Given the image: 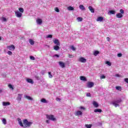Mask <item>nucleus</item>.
I'll return each mask as SVG.
<instances>
[{
  "mask_svg": "<svg viewBox=\"0 0 128 128\" xmlns=\"http://www.w3.org/2000/svg\"><path fill=\"white\" fill-rule=\"evenodd\" d=\"M120 102H122V99H118L113 101L112 104L113 106H114L116 108H117V106H120L118 104H120Z\"/></svg>",
  "mask_w": 128,
  "mask_h": 128,
  "instance_id": "obj_1",
  "label": "nucleus"
},
{
  "mask_svg": "<svg viewBox=\"0 0 128 128\" xmlns=\"http://www.w3.org/2000/svg\"><path fill=\"white\" fill-rule=\"evenodd\" d=\"M46 118H48V120H52V122L56 120V119L54 118V115H46Z\"/></svg>",
  "mask_w": 128,
  "mask_h": 128,
  "instance_id": "obj_2",
  "label": "nucleus"
},
{
  "mask_svg": "<svg viewBox=\"0 0 128 128\" xmlns=\"http://www.w3.org/2000/svg\"><path fill=\"white\" fill-rule=\"evenodd\" d=\"M24 124H26V126H30L32 124V122H28L27 120H24Z\"/></svg>",
  "mask_w": 128,
  "mask_h": 128,
  "instance_id": "obj_3",
  "label": "nucleus"
},
{
  "mask_svg": "<svg viewBox=\"0 0 128 128\" xmlns=\"http://www.w3.org/2000/svg\"><path fill=\"white\" fill-rule=\"evenodd\" d=\"M94 86V84L93 82H88L87 83V88H91Z\"/></svg>",
  "mask_w": 128,
  "mask_h": 128,
  "instance_id": "obj_4",
  "label": "nucleus"
},
{
  "mask_svg": "<svg viewBox=\"0 0 128 128\" xmlns=\"http://www.w3.org/2000/svg\"><path fill=\"white\" fill-rule=\"evenodd\" d=\"M15 15H16V18H22V14L18 11H16Z\"/></svg>",
  "mask_w": 128,
  "mask_h": 128,
  "instance_id": "obj_5",
  "label": "nucleus"
},
{
  "mask_svg": "<svg viewBox=\"0 0 128 128\" xmlns=\"http://www.w3.org/2000/svg\"><path fill=\"white\" fill-rule=\"evenodd\" d=\"M58 64L62 68H66V64H64V62L62 61L58 62Z\"/></svg>",
  "mask_w": 128,
  "mask_h": 128,
  "instance_id": "obj_6",
  "label": "nucleus"
},
{
  "mask_svg": "<svg viewBox=\"0 0 128 128\" xmlns=\"http://www.w3.org/2000/svg\"><path fill=\"white\" fill-rule=\"evenodd\" d=\"M7 48L10 50H14L16 47H14V45H11L10 46H7Z\"/></svg>",
  "mask_w": 128,
  "mask_h": 128,
  "instance_id": "obj_7",
  "label": "nucleus"
},
{
  "mask_svg": "<svg viewBox=\"0 0 128 128\" xmlns=\"http://www.w3.org/2000/svg\"><path fill=\"white\" fill-rule=\"evenodd\" d=\"M78 62H86V59L84 58V57H80L79 59H78Z\"/></svg>",
  "mask_w": 128,
  "mask_h": 128,
  "instance_id": "obj_8",
  "label": "nucleus"
},
{
  "mask_svg": "<svg viewBox=\"0 0 128 128\" xmlns=\"http://www.w3.org/2000/svg\"><path fill=\"white\" fill-rule=\"evenodd\" d=\"M53 42L54 44H56V46H60V40H58V39L54 40Z\"/></svg>",
  "mask_w": 128,
  "mask_h": 128,
  "instance_id": "obj_9",
  "label": "nucleus"
},
{
  "mask_svg": "<svg viewBox=\"0 0 128 128\" xmlns=\"http://www.w3.org/2000/svg\"><path fill=\"white\" fill-rule=\"evenodd\" d=\"M74 114L76 116H82V112L80 110H78L74 113Z\"/></svg>",
  "mask_w": 128,
  "mask_h": 128,
  "instance_id": "obj_10",
  "label": "nucleus"
},
{
  "mask_svg": "<svg viewBox=\"0 0 128 128\" xmlns=\"http://www.w3.org/2000/svg\"><path fill=\"white\" fill-rule=\"evenodd\" d=\"M22 94H18L16 100L18 102H20V100H22Z\"/></svg>",
  "mask_w": 128,
  "mask_h": 128,
  "instance_id": "obj_11",
  "label": "nucleus"
},
{
  "mask_svg": "<svg viewBox=\"0 0 128 128\" xmlns=\"http://www.w3.org/2000/svg\"><path fill=\"white\" fill-rule=\"evenodd\" d=\"M26 81L27 82H28L29 84H34V80H32V79L28 78L26 79Z\"/></svg>",
  "mask_w": 128,
  "mask_h": 128,
  "instance_id": "obj_12",
  "label": "nucleus"
},
{
  "mask_svg": "<svg viewBox=\"0 0 128 128\" xmlns=\"http://www.w3.org/2000/svg\"><path fill=\"white\" fill-rule=\"evenodd\" d=\"M122 16H122V14L121 13H118L116 14V18H122Z\"/></svg>",
  "mask_w": 128,
  "mask_h": 128,
  "instance_id": "obj_13",
  "label": "nucleus"
},
{
  "mask_svg": "<svg viewBox=\"0 0 128 128\" xmlns=\"http://www.w3.org/2000/svg\"><path fill=\"white\" fill-rule=\"evenodd\" d=\"M36 23L38 24H42V19L40 18H38L36 20Z\"/></svg>",
  "mask_w": 128,
  "mask_h": 128,
  "instance_id": "obj_14",
  "label": "nucleus"
},
{
  "mask_svg": "<svg viewBox=\"0 0 128 128\" xmlns=\"http://www.w3.org/2000/svg\"><path fill=\"white\" fill-rule=\"evenodd\" d=\"M24 98H26L27 100H33L34 99L28 96H24Z\"/></svg>",
  "mask_w": 128,
  "mask_h": 128,
  "instance_id": "obj_15",
  "label": "nucleus"
},
{
  "mask_svg": "<svg viewBox=\"0 0 128 128\" xmlns=\"http://www.w3.org/2000/svg\"><path fill=\"white\" fill-rule=\"evenodd\" d=\"M88 9L92 12V14L94 13V9L92 8V6H88Z\"/></svg>",
  "mask_w": 128,
  "mask_h": 128,
  "instance_id": "obj_16",
  "label": "nucleus"
},
{
  "mask_svg": "<svg viewBox=\"0 0 128 128\" xmlns=\"http://www.w3.org/2000/svg\"><path fill=\"white\" fill-rule=\"evenodd\" d=\"M10 102H2V106H10Z\"/></svg>",
  "mask_w": 128,
  "mask_h": 128,
  "instance_id": "obj_17",
  "label": "nucleus"
},
{
  "mask_svg": "<svg viewBox=\"0 0 128 128\" xmlns=\"http://www.w3.org/2000/svg\"><path fill=\"white\" fill-rule=\"evenodd\" d=\"M18 122L20 126L24 127V124H22V119L18 118Z\"/></svg>",
  "mask_w": 128,
  "mask_h": 128,
  "instance_id": "obj_18",
  "label": "nucleus"
},
{
  "mask_svg": "<svg viewBox=\"0 0 128 128\" xmlns=\"http://www.w3.org/2000/svg\"><path fill=\"white\" fill-rule=\"evenodd\" d=\"M54 50H56V51L60 50V46L56 45L54 46Z\"/></svg>",
  "mask_w": 128,
  "mask_h": 128,
  "instance_id": "obj_19",
  "label": "nucleus"
},
{
  "mask_svg": "<svg viewBox=\"0 0 128 128\" xmlns=\"http://www.w3.org/2000/svg\"><path fill=\"white\" fill-rule=\"evenodd\" d=\"M104 20V17L100 16L96 19V22H102Z\"/></svg>",
  "mask_w": 128,
  "mask_h": 128,
  "instance_id": "obj_20",
  "label": "nucleus"
},
{
  "mask_svg": "<svg viewBox=\"0 0 128 128\" xmlns=\"http://www.w3.org/2000/svg\"><path fill=\"white\" fill-rule=\"evenodd\" d=\"M41 102H43V104H48V102L45 98H42L40 100Z\"/></svg>",
  "mask_w": 128,
  "mask_h": 128,
  "instance_id": "obj_21",
  "label": "nucleus"
},
{
  "mask_svg": "<svg viewBox=\"0 0 128 128\" xmlns=\"http://www.w3.org/2000/svg\"><path fill=\"white\" fill-rule=\"evenodd\" d=\"M92 104L94 106L95 108H98V104L96 102L94 101L92 102Z\"/></svg>",
  "mask_w": 128,
  "mask_h": 128,
  "instance_id": "obj_22",
  "label": "nucleus"
},
{
  "mask_svg": "<svg viewBox=\"0 0 128 128\" xmlns=\"http://www.w3.org/2000/svg\"><path fill=\"white\" fill-rule=\"evenodd\" d=\"M80 80H84V82H86V78L84 76H80Z\"/></svg>",
  "mask_w": 128,
  "mask_h": 128,
  "instance_id": "obj_23",
  "label": "nucleus"
},
{
  "mask_svg": "<svg viewBox=\"0 0 128 128\" xmlns=\"http://www.w3.org/2000/svg\"><path fill=\"white\" fill-rule=\"evenodd\" d=\"M116 14V11L112 10H110L108 12V14Z\"/></svg>",
  "mask_w": 128,
  "mask_h": 128,
  "instance_id": "obj_24",
  "label": "nucleus"
},
{
  "mask_svg": "<svg viewBox=\"0 0 128 128\" xmlns=\"http://www.w3.org/2000/svg\"><path fill=\"white\" fill-rule=\"evenodd\" d=\"M29 42L32 46H34V41H33L32 39H29Z\"/></svg>",
  "mask_w": 128,
  "mask_h": 128,
  "instance_id": "obj_25",
  "label": "nucleus"
},
{
  "mask_svg": "<svg viewBox=\"0 0 128 128\" xmlns=\"http://www.w3.org/2000/svg\"><path fill=\"white\" fill-rule=\"evenodd\" d=\"M0 20H2V22H8V20H6V18H4V17H2L0 18Z\"/></svg>",
  "mask_w": 128,
  "mask_h": 128,
  "instance_id": "obj_26",
  "label": "nucleus"
},
{
  "mask_svg": "<svg viewBox=\"0 0 128 128\" xmlns=\"http://www.w3.org/2000/svg\"><path fill=\"white\" fill-rule=\"evenodd\" d=\"M79 8L80 10H86V8H84V5H80L79 6Z\"/></svg>",
  "mask_w": 128,
  "mask_h": 128,
  "instance_id": "obj_27",
  "label": "nucleus"
},
{
  "mask_svg": "<svg viewBox=\"0 0 128 128\" xmlns=\"http://www.w3.org/2000/svg\"><path fill=\"white\" fill-rule=\"evenodd\" d=\"M94 112H102V110L101 109H95Z\"/></svg>",
  "mask_w": 128,
  "mask_h": 128,
  "instance_id": "obj_28",
  "label": "nucleus"
},
{
  "mask_svg": "<svg viewBox=\"0 0 128 128\" xmlns=\"http://www.w3.org/2000/svg\"><path fill=\"white\" fill-rule=\"evenodd\" d=\"M68 10H74V7L70 6L68 8Z\"/></svg>",
  "mask_w": 128,
  "mask_h": 128,
  "instance_id": "obj_29",
  "label": "nucleus"
},
{
  "mask_svg": "<svg viewBox=\"0 0 128 128\" xmlns=\"http://www.w3.org/2000/svg\"><path fill=\"white\" fill-rule=\"evenodd\" d=\"M116 88L117 90H122V87L120 86H117L116 87Z\"/></svg>",
  "mask_w": 128,
  "mask_h": 128,
  "instance_id": "obj_30",
  "label": "nucleus"
},
{
  "mask_svg": "<svg viewBox=\"0 0 128 128\" xmlns=\"http://www.w3.org/2000/svg\"><path fill=\"white\" fill-rule=\"evenodd\" d=\"M98 54H100V52L96 50V51L94 52V56H98Z\"/></svg>",
  "mask_w": 128,
  "mask_h": 128,
  "instance_id": "obj_31",
  "label": "nucleus"
},
{
  "mask_svg": "<svg viewBox=\"0 0 128 128\" xmlns=\"http://www.w3.org/2000/svg\"><path fill=\"white\" fill-rule=\"evenodd\" d=\"M79 110H86V108L81 106L80 107H79Z\"/></svg>",
  "mask_w": 128,
  "mask_h": 128,
  "instance_id": "obj_32",
  "label": "nucleus"
},
{
  "mask_svg": "<svg viewBox=\"0 0 128 128\" xmlns=\"http://www.w3.org/2000/svg\"><path fill=\"white\" fill-rule=\"evenodd\" d=\"M2 124H6V118H3L2 120Z\"/></svg>",
  "mask_w": 128,
  "mask_h": 128,
  "instance_id": "obj_33",
  "label": "nucleus"
},
{
  "mask_svg": "<svg viewBox=\"0 0 128 128\" xmlns=\"http://www.w3.org/2000/svg\"><path fill=\"white\" fill-rule=\"evenodd\" d=\"M18 10H19V12H21V13H22L24 12V8H19Z\"/></svg>",
  "mask_w": 128,
  "mask_h": 128,
  "instance_id": "obj_34",
  "label": "nucleus"
},
{
  "mask_svg": "<svg viewBox=\"0 0 128 128\" xmlns=\"http://www.w3.org/2000/svg\"><path fill=\"white\" fill-rule=\"evenodd\" d=\"M106 64H108V66H112V63H110V61H106Z\"/></svg>",
  "mask_w": 128,
  "mask_h": 128,
  "instance_id": "obj_35",
  "label": "nucleus"
},
{
  "mask_svg": "<svg viewBox=\"0 0 128 128\" xmlns=\"http://www.w3.org/2000/svg\"><path fill=\"white\" fill-rule=\"evenodd\" d=\"M77 20L78 22H82V18L80 17L77 18Z\"/></svg>",
  "mask_w": 128,
  "mask_h": 128,
  "instance_id": "obj_36",
  "label": "nucleus"
},
{
  "mask_svg": "<svg viewBox=\"0 0 128 128\" xmlns=\"http://www.w3.org/2000/svg\"><path fill=\"white\" fill-rule=\"evenodd\" d=\"M85 126H86L87 128H92V124H86Z\"/></svg>",
  "mask_w": 128,
  "mask_h": 128,
  "instance_id": "obj_37",
  "label": "nucleus"
},
{
  "mask_svg": "<svg viewBox=\"0 0 128 128\" xmlns=\"http://www.w3.org/2000/svg\"><path fill=\"white\" fill-rule=\"evenodd\" d=\"M70 48L72 50H76V48L74 46H70Z\"/></svg>",
  "mask_w": 128,
  "mask_h": 128,
  "instance_id": "obj_38",
  "label": "nucleus"
},
{
  "mask_svg": "<svg viewBox=\"0 0 128 128\" xmlns=\"http://www.w3.org/2000/svg\"><path fill=\"white\" fill-rule=\"evenodd\" d=\"M30 59L32 60H36V58L34 56H30Z\"/></svg>",
  "mask_w": 128,
  "mask_h": 128,
  "instance_id": "obj_39",
  "label": "nucleus"
},
{
  "mask_svg": "<svg viewBox=\"0 0 128 128\" xmlns=\"http://www.w3.org/2000/svg\"><path fill=\"white\" fill-rule=\"evenodd\" d=\"M47 38H52V35L48 34L46 36Z\"/></svg>",
  "mask_w": 128,
  "mask_h": 128,
  "instance_id": "obj_40",
  "label": "nucleus"
},
{
  "mask_svg": "<svg viewBox=\"0 0 128 128\" xmlns=\"http://www.w3.org/2000/svg\"><path fill=\"white\" fill-rule=\"evenodd\" d=\"M115 76H116V78H122V75H120L118 74H115Z\"/></svg>",
  "mask_w": 128,
  "mask_h": 128,
  "instance_id": "obj_41",
  "label": "nucleus"
},
{
  "mask_svg": "<svg viewBox=\"0 0 128 128\" xmlns=\"http://www.w3.org/2000/svg\"><path fill=\"white\" fill-rule=\"evenodd\" d=\"M48 76L50 78H52V73L50 72H48Z\"/></svg>",
  "mask_w": 128,
  "mask_h": 128,
  "instance_id": "obj_42",
  "label": "nucleus"
},
{
  "mask_svg": "<svg viewBox=\"0 0 128 128\" xmlns=\"http://www.w3.org/2000/svg\"><path fill=\"white\" fill-rule=\"evenodd\" d=\"M7 53L8 56H12V52L11 51H8Z\"/></svg>",
  "mask_w": 128,
  "mask_h": 128,
  "instance_id": "obj_43",
  "label": "nucleus"
},
{
  "mask_svg": "<svg viewBox=\"0 0 128 128\" xmlns=\"http://www.w3.org/2000/svg\"><path fill=\"white\" fill-rule=\"evenodd\" d=\"M54 10L56 12H60V9L58 8H54Z\"/></svg>",
  "mask_w": 128,
  "mask_h": 128,
  "instance_id": "obj_44",
  "label": "nucleus"
},
{
  "mask_svg": "<svg viewBox=\"0 0 128 128\" xmlns=\"http://www.w3.org/2000/svg\"><path fill=\"white\" fill-rule=\"evenodd\" d=\"M117 56H118V58H121V56H122V54L119 53L117 54Z\"/></svg>",
  "mask_w": 128,
  "mask_h": 128,
  "instance_id": "obj_45",
  "label": "nucleus"
},
{
  "mask_svg": "<svg viewBox=\"0 0 128 128\" xmlns=\"http://www.w3.org/2000/svg\"><path fill=\"white\" fill-rule=\"evenodd\" d=\"M68 58H74V56L70 54H68Z\"/></svg>",
  "mask_w": 128,
  "mask_h": 128,
  "instance_id": "obj_46",
  "label": "nucleus"
},
{
  "mask_svg": "<svg viewBox=\"0 0 128 128\" xmlns=\"http://www.w3.org/2000/svg\"><path fill=\"white\" fill-rule=\"evenodd\" d=\"M105 78H106V76H104V74L100 76V80H102V79Z\"/></svg>",
  "mask_w": 128,
  "mask_h": 128,
  "instance_id": "obj_47",
  "label": "nucleus"
},
{
  "mask_svg": "<svg viewBox=\"0 0 128 128\" xmlns=\"http://www.w3.org/2000/svg\"><path fill=\"white\" fill-rule=\"evenodd\" d=\"M8 88H11L12 90H14V87H12V85L10 84H8Z\"/></svg>",
  "mask_w": 128,
  "mask_h": 128,
  "instance_id": "obj_48",
  "label": "nucleus"
},
{
  "mask_svg": "<svg viewBox=\"0 0 128 128\" xmlns=\"http://www.w3.org/2000/svg\"><path fill=\"white\" fill-rule=\"evenodd\" d=\"M120 14H124V10L122 9L120 10Z\"/></svg>",
  "mask_w": 128,
  "mask_h": 128,
  "instance_id": "obj_49",
  "label": "nucleus"
},
{
  "mask_svg": "<svg viewBox=\"0 0 128 128\" xmlns=\"http://www.w3.org/2000/svg\"><path fill=\"white\" fill-rule=\"evenodd\" d=\"M86 96L90 97V92L86 93Z\"/></svg>",
  "mask_w": 128,
  "mask_h": 128,
  "instance_id": "obj_50",
  "label": "nucleus"
},
{
  "mask_svg": "<svg viewBox=\"0 0 128 128\" xmlns=\"http://www.w3.org/2000/svg\"><path fill=\"white\" fill-rule=\"evenodd\" d=\"M124 80L126 82L127 84H128V78H126L124 79Z\"/></svg>",
  "mask_w": 128,
  "mask_h": 128,
  "instance_id": "obj_51",
  "label": "nucleus"
},
{
  "mask_svg": "<svg viewBox=\"0 0 128 128\" xmlns=\"http://www.w3.org/2000/svg\"><path fill=\"white\" fill-rule=\"evenodd\" d=\"M56 100H57V102H60V98H56Z\"/></svg>",
  "mask_w": 128,
  "mask_h": 128,
  "instance_id": "obj_52",
  "label": "nucleus"
},
{
  "mask_svg": "<svg viewBox=\"0 0 128 128\" xmlns=\"http://www.w3.org/2000/svg\"><path fill=\"white\" fill-rule=\"evenodd\" d=\"M54 56H56L57 58H60V55H58V54H55V55H54Z\"/></svg>",
  "mask_w": 128,
  "mask_h": 128,
  "instance_id": "obj_53",
  "label": "nucleus"
},
{
  "mask_svg": "<svg viewBox=\"0 0 128 128\" xmlns=\"http://www.w3.org/2000/svg\"><path fill=\"white\" fill-rule=\"evenodd\" d=\"M106 40H107L108 42H110V38L107 37V38H106Z\"/></svg>",
  "mask_w": 128,
  "mask_h": 128,
  "instance_id": "obj_54",
  "label": "nucleus"
},
{
  "mask_svg": "<svg viewBox=\"0 0 128 128\" xmlns=\"http://www.w3.org/2000/svg\"><path fill=\"white\" fill-rule=\"evenodd\" d=\"M46 124H50V120H46Z\"/></svg>",
  "mask_w": 128,
  "mask_h": 128,
  "instance_id": "obj_55",
  "label": "nucleus"
},
{
  "mask_svg": "<svg viewBox=\"0 0 128 128\" xmlns=\"http://www.w3.org/2000/svg\"><path fill=\"white\" fill-rule=\"evenodd\" d=\"M42 74H44V71L41 72Z\"/></svg>",
  "mask_w": 128,
  "mask_h": 128,
  "instance_id": "obj_56",
  "label": "nucleus"
},
{
  "mask_svg": "<svg viewBox=\"0 0 128 128\" xmlns=\"http://www.w3.org/2000/svg\"><path fill=\"white\" fill-rule=\"evenodd\" d=\"M35 78H37V80H39V78H38V76H35Z\"/></svg>",
  "mask_w": 128,
  "mask_h": 128,
  "instance_id": "obj_57",
  "label": "nucleus"
},
{
  "mask_svg": "<svg viewBox=\"0 0 128 128\" xmlns=\"http://www.w3.org/2000/svg\"><path fill=\"white\" fill-rule=\"evenodd\" d=\"M2 90H0V94H2Z\"/></svg>",
  "mask_w": 128,
  "mask_h": 128,
  "instance_id": "obj_58",
  "label": "nucleus"
},
{
  "mask_svg": "<svg viewBox=\"0 0 128 128\" xmlns=\"http://www.w3.org/2000/svg\"><path fill=\"white\" fill-rule=\"evenodd\" d=\"M45 46H48V48H50V46L48 45H45Z\"/></svg>",
  "mask_w": 128,
  "mask_h": 128,
  "instance_id": "obj_59",
  "label": "nucleus"
},
{
  "mask_svg": "<svg viewBox=\"0 0 128 128\" xmlns=\"http://www.w3.org/2000/svg\"><path fill=\"white\" fill-rule=\"evenodd\" d=\"M0 40H2V37L0 36Z\"/></svg>",
  "mask_w": 128,
  "mask_h": 128,
  "instance_id": "obj_60",
  "label": "nucleus"
}]
</instances>
